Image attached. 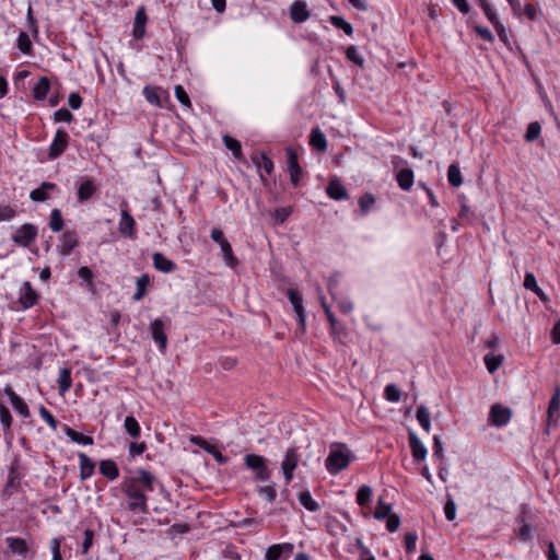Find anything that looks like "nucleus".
Instances as JSON below:
<instances>
[{
	"label": "nucleus",
	"mask_w": 560,
	"mask_h": 560,
	"mask_svg": "<svg viewBox=\"0 0 560 560\" xmlns=\"http://www.w3.org/2000/svg\"><path fill=\"white\" fill-rule=\"evenodd\" d=\"M257 493L269 503H272L277 498V490L272 485L257 487Z\"/></svg>",
	"instance_id": "09e8293b"
},
{
	"label": "nucleus",
	"mask_w": 560,
	"mask_h": 560,
	"mask_svg": "<svg viewBox=\"0 0 560 560\" xmlns=\"http://www.w3.org/2000/svg\"><path fill=\"white\" fill-rule=\"evenodd\" d=\"M409 447L411 450V454L413 459L423 460L427 457L428 451L417 434L412 431L408 434Z\"/></svg>",
	"instance_id": "b1692460"
},
{
	"label": "nucleus",
	"mask_w": 560,
	"mask_h": 560,
	"mask_svg": "<svg viewBox=\"0 0 560 560\" xmlns=\"http://www.w3.org/2000/svg\"><path fill=\"white\" fill-rule=\"evenodd\" d=\"M290 18L294 23H303L310 18V11L305 1L295 0L290 8Z\"/></svg>",
	"instance_id": "5701e85b"
},
{
	"label": "nucleus",
	"mask_w": 560,
	"mask_h": 560,
	"mask_svg": "<svg viewBox=\"0 0 560 560\" xmlns=\"http://www.w3.org/2000/svg\"><path fill=\"white\" fill-rule=\"evenodd\" d=\"M285 153L288 171L290 173V180L292 185L296 187L300 183V177L302 175V168L299 164L298 154L292 148H287Z\"/></svg>",
	"instance_id": "dca6fc26"
},
{
	"label": "nucleus",
	"mask_w": 560,
	"mask_h": 560,
	"mask_svg": "<svg viewBox=\"0 0 560 560\" xmlns=\"http://www.w3.org/2000/svg\"><path fill=\"white\" fill-rule=\"evenodd\" d=\"M293 546L291 544H277L270 546L265 555L266 560H287Z\"/></svg>",
	"instance_id": "4be33fe9"
},
{
	"label": "nucleus",
	"mask_w": 560,
	"mask_h": 560,
	"mask_svg": "<svg viewBox=\"0 0 560 560\" xmlns=\"http://www.w3.org/2000/svg\"><path fill=\"white\" fill-rule=\"evenodd\" d=\"M483 361L487 370L492 374L502 365L503 357L488 353L485 355Z\"/></svg>",
	"instance_id": "a18cd8bd"
},
{
	"label": "nucleus",
	"mask_w": 560,
	"mask_h": 560,
	"mask_svg": "<svg viewBox=\"0 0 560 560\" xmlns=\"http://www.w3.org/2000/svg\"><path fill=\"white\" fill-rule=\"evenodd\" d=\"M12 422L13 418L9 408L0 401V423L3 429V436L9 441L13 439Z\"/></svg>",
	"instance_id": "a878e982"
},
{
	"label": "nucleus",
	"mask_w": 560,
	"mask_h": 560,
	"mask_svg": "<svg viewBox=\"0 0 560 560\" xmlns=\"http://www.w3.org/2000/svg\"><path fill=\"white\" fill-rule=\"evenodd\" d=\"M512 418V410L503 407L501 404H494L490 408L489 419L490 422L500 428L506 425Z\"/></svg>",
	"instance_id": "9b49d317"
},
{
	"label": "nucleus",
	"mask_w": 560,
	"mask_h": 560,
	"mask_svg": "<svg viewBox=\"0 0 560 560\" xmlns=\"http://www.w3.org/2000/svg\"><path fill=\"white\" fill-rule=\"evenodd\" d=\"M328 532L331 534V535H338L339 533L340 534H346L348 532V528L346 525H343L342 523H340L339 521L337 520H332L331 522H329L328 524Z\"/></svg>",
	"instance_id": "338daca9"
},
{
	"label": "nucleus",
	"mask_w": 560,
	"mask_h": 560,
	"mask_svg": "<svg viewBox=\"0 0 560 560\" xmlns=\"http://www.w3.org/2000/svg\"><path fill=\"white\" fill-rule=\"evenodd\" d=\"M175 96L183 106L191 108L190 98L186 93L185 89L179 84L175 86Z\"/></svg>",
	"instance_id": "bf43d9fd"
},
{
	"label": "nucleus",
	"mask_w": 560,
	"mask_h": 560,
	"mask_svg": "<svg viewBox=\"0 0 560 560\" xmlns=\"http://www.w3.org/2000/svg\"><path fill=\"white\" fill-rule=\"evenodd\" d=\"M137 290L132 295V300L138 302L142 300L147 293V289L150 285V276L148 273H142L136 280Z\"/></svg>",
	"instance_id": "e433bc0d"
},
{
	"label": "nucleus",
	"mask_w": 560,
	"mask_h": 560,
	"mask_svg": "<svg viewBox=\"0 0 560 560\" xmlns=\"http://www.w3.org/2000/svg\"><path fill=\"white\" fill-rule=\"evenodd\" d=\"M54 119L56 122H70L73 120V115L69 109L62 107L54 113Z\"/></svg>",
	"instance_id": "680f3d73"
},
{
	"label": "nucleus",
	"mask_w": 560,
	"mask_h": 560,
	"mask_svg": "<svg viewBox=\"0 0 560 560\" xmlns=\"http://www.w3.org/2000/svg\"><path fill=\"white\" fill-rule=\"evenodd\" d=\"M392 164L396 171V180L398 186L408 191L411 189L415 182L413 171L408 166V163L402 158L395 155L392 158Z\"/></svg>",
	"instance_id": "7ed1b4c3"
},
{
	"label": "nucleus",
	"mask_w": 560,
	"mask_h": 560,
	"mask_svg": "<svg viewBox=\"0 0 560 560\" xmlns=\"http://www.w3.org/2000/svg\"><path fill=\"white\" fill-rule=\"evenodd\" d=\"M50 192H59V187L55 183L43 182L30 192V198L34 202H45L50 199Z\"/></svg>",
	"instance_id": "a211bd4d"
},
{
	"label": "nucleus",
	"mask_w": 560,
	"mask_h": 560,
	"mask_svg": "<svg viewBox=\"0 0 560 560\" xmlns=\"http://www.w3.org/2000/svg\"><path fill=\"white\" fill-rule=\"evenodd\" d=\"M142 94L148 103L156 107H163V100L168 98V94L162 88H153L147 85L143 88Z\"/></svg>",
	"instance_id": "aec40b11"
},
{
	"label": "nucleus",
	"mask_w": 560,
	"mask_h": 560,
	"mask_svg": "<svg viewBox=\"0 0 560 560\" xmlns=\"http://www.w3.org/2000/svg\"><path fill=\"white\" fill-rule=\"evenodd\" d=\"M253 164L258 168L259 173L264 171L266 174L270 175L273 171V162L270 158H268L264 152H254L252 155ZM260 175V180L264 185L267 184V179L262 174Z\"/></svg>",
	"instance_id": "6ab92c4d"
},
{
	"label": "nucleus",
	"mask_w": 560,
	"mask_h": 560,
	"mask_svg": "<svg viewBox=\"0 0 560 560\" xmlns=\"http://www.w3.org/2000/svg\"><path fill=\"white\" fill-rule=\"evenodd\" d=\"M329 21L335 27L342 30L348 36H351L353 34L352 25L349 22H347L342 16L331 15L329 18Z\"/></svg>",
	"instance_id": "de8ad7c7"
},
{
	"label": "nucleus",
	"mask_w": 560,
	"mask_h": 560,
	"mask_svg": "<svg viewBox=\"0 0 560 560\" xmlns=\"http://www.w3.org/2000/svg\"><path fill=\"white\" fill-rule=\"evenodd\" d=\"M155 481V476L145 469H139L137 476L122 481V491L128 499L127 505L130 511L149 513L145 493L154 490Z\"/></svg>",
	"instance_id": "f257e3e1"
},
{
	"label": "nucleus",
	"mask_w": 560,
	"mask_h": 560,
	"mask_svg": "<svg viewBox=\"0 0 560 560\" xmlns=\"http://www.w3.org/2000/svg\"><path fill=\"white\" fill-rule=\"evenodd\" d=\"M298 499L301 505H303L310 512H317L319 504L312 498L310 491H301L298 494Z\"/></svg>",
	"instance_id": "4c0bfd02"
},
{
	"label": "nucleus",
	"mask_w": 560,
	"mask_h": 560,
	"mask_svg": "<svg viewBox=\"0 0 560 560\" xmlns=\"http://www.w3.org/2000/svg\"><path fill=\"white\" fill-rule=\"evenodd\" d=\"M288 298L298 318V331L304 334L306 330V313L303 306V296L298 290L289 289Z\"/></svg>",
	"instance_id": "0eeeda50"
},
{
	"label": "nucleus",
	"mask_w": 560,
	"mask_h": 560,
	"mask_svg": "<svg viewBox=\"0 0 560 560\" xmlns=\"http://www.w3.org/2000/svg\"><path fill=\"white\" fill-rule=\"evenodd\" d=\"M5 542L10 550L19 556L26 557L28 552V546L23 538L20 537H7Z\"/></svg>",
	"instance_id": "7c9ffc66"
},
{
	"label": "nucleus",
	"mask_w": 560,
	"mask_h": 560,
	"mask_svg": "<svg viewBox=\"0 0 560 560\" xmlns=\"http://www.w3.org/2000/svg\"><path fill=\"white\" fill-rule=\"evenodd\" d=\"M38 293L34 290L30 281H25L19 292V303L23 310H27L37 304Z\"/></svg>",
	"instance_id": "f8f14e48"
},
{
	"label": "nucleus",
	"mask_w": 560,
	"mask_h": 560,
	"mask_svg": "<svg viewBox=\"0 0 560 560\" xmlns=\"http://www.w3.org/2000/svg\"><path fill=\"white\" fill-rule=\"evenodd\" d=\"M50 91V81L47 77H42L33 88V97L36 101H44Z\"/></svg>",
	"instance_id": "473e14b6"
},
{
	"label": "nucleus",
	"mask_w": 560,
	"mask_h": 560,
	"mask_svg": "<svg viewBox=\"0 0 560 560\" xmlns=\"http://www.w3.org/2000/svg\"><path fill=\"white\" fill-rule=\"evenodd\" d=\"M96 191L97 186L94 180L90 178L83 179L79 184L77 191L79 202H86L95 195Z\"/></svg>",
	"instance_id": "393cba45"
},
{
	"label": "nucleus",
	"mask_w": 560,
	"mask_h": 560,
	"mask_svg": "<svg viewBox=\"0 0 560 560\" xmlns=\"http://www.w3.org/2000/svg\"><path fill=\"white\" fill-rule=\"evenodd\" d=\"M211 240L219 244L223 259L225 264L232 268L238 265V259L233 254V249L229 241L225 238L224 233L222 230L214 228L211 230Z\"/></svg>",
	"instance_id": "39448f33"
},
{
	"label": "nucleus",
	"mask_w": 560,
	"mask_h": 560,
	"mask_svg": "<svg viewBox=\"0 0 560 560\" xmlns=\"http://www.w3.org/2000/svg\"><path fill=\"white\" fill-rule=\"evenodd\" d=\"M38 228L33 223H24L12 235V242L20 247H28L35 242Z\"/></svg>",
	"instance_id": "423d86ee"
},
{
	"label": "nucleus",
	"mask_w": 560,
	"mask_h": 560,
	"mask_svg": "<svg viewBox=\"0 0 560 560\" xmlns=\"http://www.w3.org/2000/svg\"><path fill=\"white\" fill-rule=\"evenodd\" d=\"M560 417V387L556 386L547 408V428L556 427Z\"/></svg>",
	"instance_id": "ddd939ff"
},
{
	"label": "nucleus",
	"mask_w": 560,
	"mask_h": 560,
	"mask_svg": "<svg viewBox=\"0 0 560 560\" xmlns=\"http://www.w3.org/2000/svg\"><path fill=\"white\" fill-rule=\"evenodd\" d=\"M100 472L108 478L115 480L119 477V470L116 463L113 459H103L100 462Z\"/></svg>",
	"instance_id": "2f4dec72"
},
{
	"label": "nucleus",
	"mask_w": 560,
	"mask_h": 560,
	"mask_svg": "<svg viewBox=\"0 0 560 560\" xmlns=\"http://www.w3.org/2000/svg\"><path fill=\"white\" fill-rule=\"evenodd\" d=\"M21 487V475L18 471V464L12 463L9 468L8 480L2 490V497L4 499L11 498L14 493L20 490Z\"/></svg>",
	"instance_id": "9d476101"
},
{
	"label": "nucleus",
	"mask_w": 560,
	"mask_h": 560,
	"mask_svg": "<svg viewBox=\"0 0 560 560\" xmlns=\"http://www.w3.org/2000/svg\"><path fill=\"white\" fill-rule=\"evenodd\" d=\"M392 515V505L389 503H385L382 499H378L376 509L374 511V517L376 520H384Z\"/></svg>",
	"instance_id": "8fccbe9b"
},
{
	"label": "nucleus",
	"mask_w": 560,
	"mask_h": 560,
	"mask_svg": "<svg viewBox=\"0 0 560 560\" xmlns=\"http://www.w3.org/2000/svg\"><path fill=\"white\" fill-rule=\"evenodd\" d=\"M4 393L5 395L9 397L10 399V402L13 407V409L19 413L21 415L22 417L24 418H27L30 417V409H28V406L27 404L24 401L23 398H21L13 389L11 386H7L4 388Z\"/></svg>",
	"instance_id": "412c9836"
},
{
	"label": "nucleus",
	"mask_w": 560,
	"mask_h": 560,
	"mask_svg": "<svg viewBox=\"0 0 560 560\" xmlns=\"http://www.w3.org/2000/svg\"><path fill=\"white\" fill-rule=\"evenodd\" d=\"M354 458L353 453L345 444H334L325 459V467L330 475L336 476L345 470Z\"/></svg>",
	"instance_id": "f03ea898"
},
{
	"label": "nucleus",
	"mask_w": 560,
	"mask_h": 560,
	"mask_svg": "<svg viewBox=\"0 0 560 560\" xmlns=\"http://www.w3.org/2000/svg\"><path fill=\"white\" fill-rule=\"evenodd\" d=\"M517 522L521 524V527L518 529V535H520V538L524 541L530 539L532 537V534H530V527L529 525L526 523V517H525V512H523L518 517H517Z\"/></svg>",
	"instance_id": "5fc2aeb1"
},
{
	"label": "nucleus",
	"mask_w": 560,
	"mask_h": 560,
	"mask_svg": "<svg viewBox=\"0 0 560 560\" xmlns=\"http://www.w3.org/2000/svg\"><path fill=\"white\" fill-rule=\"evenodd\" d=\"M291 214V208L284 207L276 209L272 217L277 223H283Z\"/></svg>",
	"instance_id": "774afa93"
},
{
	"label": "nucleus",
	"mask_w": 560,
	"mask_h": 560,
	"mask_svg": "<svg viewBox=\"0 0 560 560\" xmlns=\"http://www.w3.org/2000/svg\"><path fill=\"white\" fill-rule=\"evenodd\" d=\"M374 203L375 197L370 192L362 195L359 199L360 210L363 214H366L370 211V209L374 206Z\"/></svg>",
	"instance_id": "864d4df0"
},
{
	"label": "nucleus",
	"mask_w": 560,
	"mask_h": 560,
	"mask_svg": "<svg viewBox=\"0 0 560 560\" xmlns=\"http://www.w3.org/2000/svg\"><path fill=\"white\" fill-rule=\"evenodd\" d=\"M447 180L452 187H459L463 184L462 173L457 164L448 166Z\"/></svg>",
	"instance_id": "c03bdc74"
},
{
	"label": "nucleus",
	"mask_w": 560,
	"mask_h": 560,
	"mask_svg": "<svg viewBox=\"0 0 560 560\" xmlns=\"http://www.w3.org/2000/svg\"><path fill=\"white\" fill-rule=\"evenodd\" d=\"M444 513L447 521H454L456 517V504L450 497L444 505Z\"/></svg>",
	"instance_id": "69168bd1"
},
{
	"label": "nucleus",
	"mask_w": 560,
	"mask_h": 560,
	"mask_svg": "<svg viewBox=\"0 0 560 560\" xmlns=\"http://www.w3.org/2000/svg\"><path fill=\"white\" fill-rule=\"evenodd\" d=\"M299 464V454L296 447H290L285 452L284 459L281 463V468H289L295 470Z\"/></svg>",
	"instance_id": "a19ab883"
},
{
	"label": "nucleus",
	"mask_w": 560,
	"mask_h": 560,
	"mask_svg": "<svg viewBox=\"0 0 560 560\" xmlns=\"http://www.w3.org/2000/svg\"><path fill=\"white\" fill-rule=\"evenodd\" d=\"M346 57L348 60H350L351 62H353L354 65L359 66V67H363V63H364V59L362 58V56L359 54L358 49L355 46L351 45L347 48L346 50Z\"/></svg>",
	"instance_id": "4d7b16f0"
},
{
	"label": "nucleus",
	"mask_w": 560,
	"mask_h": 560,
	"mask_svg": "<svg viewBox=\"0 0 560 560\" xmlns=\"http://www.w3.org/2000/svg\"><path fill=\"white\" fill-rule=\"evenodd\" d=\"M83 535H84V539L82 542V553L86 555L89 552L90 548L93 546L95 533L93 529L86 528V529H84Z\"/></svg>",
	"instance_id": "052dcab7"
},
{
	"label": "nucleus",
	"mask_w": 560,
	"mask_h": 560,
	"mask_svg": "<svg viewBox=\"0 0 560 560\" xmlns=\"http://www.w3.org/2000/svg\"><path fill=\"white\" fill-rule=\"evenodd\" d=\"M541 132V126L538 121H533L527 126V130L525 132L524 139L527 142L535 141Z\"/></svg>",
	"instance_id": "3c124183"
},
{
	"label": "nucleus",
	"mask_w": 560,
	"mask_h": 560,
	"mask_svg": "<svg viewBox=\"0 0 560 560\" xmlns=\"http://www.w3.org/2000/svg\"><path fill=\"white\" fill-rule=\"evenodd\" d=\"M80 479L86 480L95 470V463L84 453H79Z\"/></svg>",
	"instance_id": "c85d7f7f"
},
{
	"label": "nucleus",
	"mask_w": 560,
	"mask_h": 560,
	"mask_svg": "<svg viewBox=\"0 0 560 560\" xmlns=\"http://www.w3.org/2000/svg\"><path fill=\"white\" fill-rule=\"evenodd\" d=\"M118 231L124 237H128L131 240H135L137 237L136 221L127 209H122L120 212Z\"/></svg>",
	"instance_id": "2eb2a0df"
},
{
	"label": "nucleus",
	"mask_w": 560,
	"mask_h": 560,
	"mask_svg": "<svg viewBox=\"0 0 560 560\" xmlns=\"http://www.w3.org/2000/svg\"><path fill=\"white\" fill-rule=\"evenodd\" d=\"M68 144V132L63 129H58L55 133L52 142L49 145L48 159L51 161L58 159L66 151Z\"/></svg>",
	"instance_id": "6e6552de"
},
{
	"label": "nucleus",
	"mask_w": 560,
	"mask_h": 560,
	"mask_svg": "<svg viewBox=\"0 0 560 560\" xmlns=\"http://www.w3.org/2000/svg\"><path fill=\"white\" fill-rule=\"evenodd\" d=\"M222 140L225 148L232 152L235 159L240 160L243 156L241 142L237 139L229 135H224Z\"/></svg>",
	"instance_id": "58836bf2"
},
{
	"label": "nucleus",
	"mask_w": 560,
	"mask_h": 560,
	"mask_svg": "<svg viewBox=\"0 0 560 560\" xmlns=\"http://www.w3.org/2000/svg\"><path fill=\"white\" fill-rule=\"evenodd\" d=\"M326 194L334 200H342L348 198V191L346 187L337 178L329 180L326 187Z\"/></svg>",
	"instance_id": "bb28decb"
},
{
	"label": "nucleus",
	"mask_w": 560,
	"mask_h": 560,
	"mask_svg": "<svg viewBox=\"0 0 560 560\" xmlns=\"http://www.w3.org/2000/svg\"><path fill=\"white\" fill-rule=\"evenodd\" d=\"M416 417H417V420L419 422V424L421 425V428L425 431V432H430L431 430V421H430V411L429 409L421 405L418 407L417 409V413H416Z\"/></svg>",
	"instance_id": "79ce46f5"
},
{
	"label": "nucleus",
	"mask_w": 560,
	"mask_h": 560,
	"mask_svg": "<svg viewBox=\"0 0 560 560\" xmlns=\"http://www.w3.org/2000/svg\"><path fill=\"white\" fill-rule=\"evenodd\" d=\"M152 261L156 270L165 273L173 272L176 269V264L173 260L166 258L162 253H154L152 255Z\"/></svg>",
	"instance_id": "cd10ccee"
},
{
	"label": "nucleus",
	"mask_w": 560,
	"mask_h": 560,
	"mask_svg": "<svg viewBox=\"0 0 560 560\" xmlns=\"http://www.w3.org/2000/svg\"><path fill=\"white\" fill-rule=\"evenodd\" d=\"M372 498V489L369 486H361L357 492V503L361 506L366 505Z\"/></svg>",
	"instance_id": "603ef678"
},
{
	"label": "nucleus",
	"mask_w": 560,
	"mask_h": 560,
	"mask_svg": "<svg viewBox=\"0 0 560 560\" xmlns=\"http://www.w3.org/2000/svg\"><path fill=\"white\" fill-rule=\"evenodd\" d=\"M63 431L66 435L72 441L81 445H92L94 440L92 436L85 435L70 428L69 425H63Z\"/></svg>",
	"instance_id": "72a5a7b5"
},
{
	"label": "nucleus",
	"mask_w": 560,
	"mask_h": 560,
	"mask_svg": "<svg viewBox=\"0 0 560 560\" xmlns=\"http://www.w3.org/2000/svg\"><path fill=\"white\" fill-rule=\"evenodd\" d=\"M147 14L144 8H140L136 12L132 35L136 39H141L145 33Z\"/></svg>",
	"instance_id": "c756f323"
},
{
	"label": "nucleus",
	"mask_w": 560,
	"mask_h": 560,
	"mask_svg": "<svg viewBox=\"0 0 560 560\" xmlns=\"http://www.w3.org/2000/svg\"><path fill=\"white\" fill-rule=\"evenodd\" d=\"M479 7L482 9L485 15L487 16V19L493 26L495 24H499L500 21L498 19V15H497L495 11L492 9V7L488 3V1Z\"/></svg>",
	"instance_id": "e2e57ef3"
},
{
	"label": "nucleus",
	"mask_w": 560,
	"mask_h": 560,
	"mask_svg": "<svg viewBox=\"0 0 560 560\" xmlns=\"http://www.w3.org/2000/svg\"><path fill=\"white\" fill-rule=\"evenodd\" d=\"M417 539L418 536L413 532H408L405 534V547L408 553H411L416 550Z\"/></svg>",
	"instance_id": "0e129e2a"
},
{
	"label": "nucleus",
	"mask_w": 560,
	"mask_h": 560,
	"mask_svg": "<svg viewBox=\"0 0 560 560\" xmlns=\"http://www.w3.org/2000/svg\"><path fill=\"white\" fill-rule=\"evenodd\" d=\"M124 428L132 439H138L141 434L140 424L133 416H127L125 418Z\"/></svg>",
	"instance_id": "ea45409f"
},
{
	"label": "nucleus",
	"mask_w": 560,
	"mask_h": 560,
	"mask_svg": "<svg viewBox=\"0 0 560 560\" xmlns=\"http://www.w3.org/2000/svg\"><path fill=\"white\" fill-rule=\"evenodd\" d=\"M16 46L20 49V51L24 55H31L32 54V42L26 32H21L16 39Z\"/></svg>",
	"instance_id": "49530a36"
},
{
	"label": "nucleus",
	"mask_w": 560,
	"mask_h": 560,
	"mask_svg": "<svg viewBox=\"0 0 560 560\" xmlns=\"http://www.w3.org/2000/svg\"><path fill=\"white\" fill-rule=\"evenodd\" d=\"M72 386V378H71V370L68 368H62L59 371L58 375V389L59 394L63 395L66 394Z\"/></svg>",
	"instance_id": "c9c22d12"
},
{
	"label": "nucleus",
	"mask_w": 560,
	"mask_h": 560,
	"mask_svg": "<svg viewBox=\"0 0 560 560\" xmlns=\"http://www.w3.org/2000/svg\"><path fill=\"white\" fill-rule=\"evenodd\" d=\"M48 225L55 233L60 232L63 229L65 221L59 209L56 208L51 210Z\"/></svg>",
	"instance_id": "37998d69"
},
{
	"label": "nucleus",
	"mask_w": 560,
	"mask_h": 560,
	"mask_svg": "<svg viewBox=\"0 0 560 560\" xmlns=\"http://www.w3.org/2000/svg\"><path fill=\"white\" fill-rule=\"evenodd\" d=\"M310 144L317 151H325L327 149L326 137L318 127L312 129L310 136Z\"/></svg>",
	"instance_id": "f704fd0d"
},
{
	"label": "nucleus",
	"mask_w": 560,
	"mask_h": 560,
	"mask_svg": "<svg viewBox=\"0 0 560 560\" xmlns=\"http://www.w3.org/2000/svg\"><path fill=\"white\" fill-rule=\"evenodd\" d=\"M39 416L52 429L56 430L58 427V421L52 416V413L44 406H40L39 409Z\"/></svg>",
	"instance_id": "13d9d810"
},
{
	"label": "nucleus",
	"mask_w": 560,
	"mask_h": 560,
	"mask_svg": "<svg viewBox=\"0 0 560 560\" xmlns=\"http://www.w3.org/2000/svg\"><path fill=\"white\" fill-rule=\"evenodd\" d=\"M384 396L388 401L397 402L400 400L401 393L395 384H388L384 389Z\"/></svg>",
	"instance_id": "6e6d98bb"
},
{
	"label": "nucleus",
	"mask_w": 560,
	"mask_h": 560,
	"mask_svg": "<svg viewBox=\"0 0 560 560\" xmlns=\"http://www.w3.org/2000/svg\"><path fill=\"white\" fill-rule=\"evenodd\" d=\"M79 245V236L75 231L68 230L59 237L57 252L60 256H69L72 250Z\"/></svg>",
	"instance_id": "1a4fd4ad"
},
{
	"label": "nucleus",
	"mask_w": 560,
	"mask_h": 560,
	"mask_svg": "<svg viewBox=\"0 0 560 560\" xmlns=\"http://www.w3.org/2000/svg\"><path fill=\"white\" fill-rule=\"evenodd\" d=\"M244 464L254 472L255 480L267 481L270 479L271 470L268 468V460L264 456L247 454L244 457Z\"/></svg>",
	"instance_id": "20e7f679"
},
{
	"label": "nucleus",
	"mask_w": 560,
	"mask_h": 560,
	"mask_svg": "<svg viewBox=\"0 0 560 560\" xmlns=\"http://www.w3.org/2000/svg\"><path fill=\"white\" fill-rule=\"evenodd\" d=\"M190 443L199 446L208 454L212 455L215 462L219 464H225L228 462V457L224 456L215 446L210 444L206 439L199 435H191L189 439Z\"/></svg>",
	"instance_id": "f3484780"
},
{
	"label": "nucleus",
	"mask_w": 560,
	"mask_h": 560,
	"mask_svg": "<svg viewBox=\"0 0 560 560\" xmlns=\"http://www.w3.org/2000/svg\"><path fill=\"white\" fill-rule=\"evenodd\" d=\"M150 334L158 343L161 352H165L167 347V336L165 334V324L161 318H156L150 324Z\"/></svg>",
	"instance_id": "4468645a"
}]
</instances>
